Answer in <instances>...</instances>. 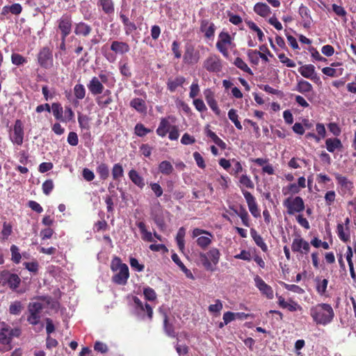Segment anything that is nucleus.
Listing matches in <instances>:
<instances>
[{"label":"nucleus","mask_w":356,"mask_h":356,"mask_svg":"<svg viewBox=\"0 0 356 356\" xmlns=\"http://www.w3.org/2000/svg\"><path fill=\"white\" fill-rule=\"evenodd\" d=\"M309 314L316 325L325 326L334 319V312L332 306L327 303H319L310 308Z\"/></svg>","instance_id":"1"},{"label":"nucleus","mask_w":356,"mask_h":356,"mask_svg":"<svg viewBox=\"0 0 356 356\" xmlns=\"http://www.w3.org/2000/svg\"><path fill=\"white\" fill-rule=\"evenodd\" d=\"M111 269L114 273L112 281L119 285H125L129 277L128 266L123 264L118 257H114L111 264Z\"/></svg>","instance_id":"2"},{"label":"nucleus","mask_w":356,"mask_h":356,"mask_svg":"<svg viewBox=\"0 0 356 356\" xmlns=\"http://www.w3.org/2000/svg\"><path fill=\"white\" fill-rule=\"evenodd\" d=\"M220 253L217 248H212L204 254H202V265L210 272L217 270V264L219 262Z\"/></svg>","instance_id":"3"},{"label":"nucleus","mask_w":356,"mask_h":356,"mask_svg":"<svg viewBox=\"0 0 356 356\" xmlns=\"http://www.w3.org/2000/svg\"><path fill=\"white\" fill-rule=\"evenodd\" d=\"M134 313L138 318L144 319L147 317L149 320L152 318V307L147 302L143 303L138 297L133 298Z\"/></svg>","instance_id":"4"},{"label":"nucleus","mask_w":356,"mask_h":356,"mask_svg":"<svg viewBox=\"0 0 356 356\" xmlns=\"http://www.w3.org/2000/svg\"><path fill=\"white\" fill-rule=\"evenodd\" d=\"M235 47L233 38L228 32L221 31L218 35V40L216 42L217 49L225 58L229 56L228 48Z\"/></svg>","instance_id":"5"},{"label":"nucleus","mask_w":356,"mask_h":356,"mask_svg":"<svg viewBox=\"0 0 356 356\" xmlns=\"http://www.w3.org/2000/svg\"><path fill=\"white\" fill-rule=\"evenodd\" d=\"M283 205L287 209L289 215H293L296 213H300L305 210V203L300 196L295 197H289L283 202Z\"/></svg>","instance_id":"6"},{"label":"nucleus","mask_w":356,"mask_h":356,"mask_svg":"<svg viewBox=\"0 0 356 356\" xmlns=\"http://www.w3.org/2000/svg\"><path fill=\"white\" fill-rule=\"evenodd\" d=\"M58 30L60 33V36L67 38L72 32V19L69 14L63 15L56 22Z\"/></svg>","instance_id":"7"},{"label":"nucleus","mask_w":356,"mask_h":356,"mask_svg":"<svg viewBox=\"0 0 356 356\" xmlns=\"http://www.w3.org/2000/svg\"><path fill=\"white\" fill-rule=\"evenodd\" d=\"M42 309V305L40 302L30 303L29 306V316L27 321L33 325H36L40 322V313Z\"/></svg>","instance_id":"8"},{"label":"nucleus","mask_w":356,"mask_h":356,"mask_svg":"<svg viewBox=\"0 0 356 356\" xmlns=\"http://www.w3.org/2000/svg\"><path fill=\"white\" fill-rule=\"evenodd\" d=\"M204 67L209 72L218 73L222 68V60L219 56L211 54L204 61Z\"/></svg>","instance_id":"9"},{"label":"nucleus","mask_w":356,"mask_h":356,"mask_svg":"<svg viewBox=\"0 0 356 356\" xmlns=\"http://www.w3.org/2000/svg\"><path fill=\"white\" fill-rule=\"evenodd\" d=\"M291 250L293 252L307 254L310 250V245L307 241L298 235L293 240Z\"/></svg>","instance_id":"10"},{"label":"nucleus","mask_w":356,"mask_h":356,"mask_svg":"<svg viewBox=\"0 0 356 356\" xmlns=\"http://www.w3.org/2000/svg\"><path fill=\"white\" fill-rule=\"evenodd\" d=\"M38 60L42 67L48 69L53 65V57L48 47H43L38 55Z\"/></svg>","instance_id":"11"},{"label":"nucleus","mask_w":356,"mask_h":356,"mask_svg":"<svg viewBox=\"0 0 356 356\" xmlns=\"http://www.w3.org/2000/svg\"><path fill=\"white\" fill-rule=\"evenodd\" d=\"M298 14L301 18V25L304 29H309L313 24L310 10L306 6L301 4L298 9Z\"/></svg>","instance_id":"12"},{"label":"nucleus","mask_w":356,"mask_h":356,"mask_svg":"<svg viewBox=\"0 0 356 356\" xmlns=\"http://www.w3.org/2000/svg\"><path fill=\"white\" fill-rule=\"evenodd\" d=\"M242 193L246 200L250 212L254 218L260 217V211L256 202L255 197L248 191L241 188Z\"/></svg>","instance_id":"13"},{"label":"nucleus","mask_w":356,"mask_h":356,"mask_svg":"<svg viewBox=\"0 0 356 356\" xmlns=\"http://www.w3.org/2000/svg\"><path fill=\"white\" fill-rule=\"evenodd\" d=\"M256 287L259 290L262 295L265 296L268 299H273L274 297L273 290L272 287L267 284L261 277L256 275L254 278Z\"/></svg>","instance_id":"14"},{"label":"nucleus","mask_w":356,"mask_h":356,"mask_svg":"<svg viewBox=\"0 0 356 356\" xmlns=\"http://www.w3.org/2000/svg\"><path fill=\"white\" fill-rule=\"evenodd\" d=\"M10 139L14 144L21 145L24 140V129L21 120H17L15 122L13 133L10 134Z\"/></svg>","instance_id":"15"},{"label":"nucleus","mask_w":356,"mask_h":356,"mask_svg":"<svg viewBox=\"0 0 356 356\" xmlns=\"http://www.w3.org/2000/svg\"><path fill=\"white\" fill-rule=\"evenodd\" d=\"M11 337L8 331V325H4L0 330V351L6 352L11 349Z\"/></svg>","instance_id":"16"},{"label":"nucleus","mask_w":356,"mask_h":356,"mask_svg":"<svg viewBox=\"0 0 356 356\" xmlns=\"http://www.w3.org/2000/svg\"><path fill=\"white\" fill-rule=\"evenodd\" d=\"M92 31V26L84 22H79L74 24V33L79 37L86 38L91 33Z\"/></svg>","instance_id":"17"},{"label":"nucleus","mask_w":356,"mask_h":356,"mask_svg":"<svg viewBox=\"0 0 356 356\" xmlns=\"http://www.w3.org/2000/svg\"><path fill=\"white\" fill-rule=\"evenodd\" d=\"M87 87L90 93L93 95H101L104 90V85L97 76L92 77Z\"/></svg>","instance_id":"18"},{"label":"nucleus","mask_w":356,"mask_h":356,"mask_svg":"<svg viewBox=\"0 0 356 356\" xmlns=\"http://www.w3.org/2000/svg\"><path fill=\"white\" fill-rule=\"evenodd\" d=\"M111 50L116 54L122 55L130 51V46L125 42L114 40L111 42Z\"/></svg>","instance_id":"19"},{"label":"nucleus","mask_w":356,"mask_h":356,"mask_svg":"<svg viewBox=\"0 0 356 356\" xmlns=\"http://www.w3.org/2000/svg\"><path fill=\"white\" fill-rule=\"evenodd\" d=\"M205 135L211 139L216 145H218L221 149L224 150L227 148L226 143L221 140L215 132L209 129V125H207L204 128Z\"/></svg>","instance_id":"20"},{"label":"nucleus","mask_w":356,"mask_h":356,"mask_svg":"<svg viewBox=\"0 0 356 356\" xmlns=\"http://www.w3.org/2000/svg\"><path fill=\"white\" fill-rule=\"evenodd\" d=\"M325 147L329 152L334 153L336 150H341L343 145L338 138H330L325 140Z\"/></svg>","instance_id":"21"},{"label":"nucleus","mask_w":356,"mask_h":356,"mask_svg":"<svg viewBox=\"0 0 356 356\" xmlns=\"http://www.w3.org/2000/svg\"><path fill=\"white\" fill-rule=\"evenodd\" d=\"M136 225L138 227L141 234V238L145 242H154V239L153 237V233L147 229L146 225L144 222L140 221L136 222Z\"/></svg>","instance_id":"22"},{"label":"nucleus","mask_w":356,"mask_h":356,"mask_svg":"<svg viewBox=\"0 0 356 356\" xmlns=\"http://www.w3.org/2000/svg\"><path fill=\"white\" fill-rule=\"evenodd\" d=\"M3 277L10 289L14 290L19 286L21 280L17 275L7 272Z\"/></svg>","instance_id":"23"},{"label":"nucleus","mask_w":356,"mask_h":356,"mask_svg":"<svg viewBox=\"0 0 356 356\" xmlns=\"http://www.w3.org/2000/svg\"><path fill=\"white\" fill-rule=\"evenodd\" d=\"M129 177L131 181L140 188H143L145 186V182L144 178L139 175V173L132 169L128 173Z\"/></svg>","instance_id":"24"},{"label":"nucleus","mask_w":356,"mask_h":356,"mask_svg":"<svg viewBox=\"0 0 356 356\" xmlns=\"http://www.w3.org/2000/svg\"><path fill=\"white\" fill-rule=\"evenodd\" d=\"M130 106L141 114H145L147 112V106L143 99L134 98L130 102Z\"/></svg>","instance_id":"25"},{"label":"nucleus","mask_w":356,"mask_h":356,"mask_svg":"<svg viewBox=\"0 0 356 356\" xmlns=\"http://www.w3.org/2000/svg\"><path fill=\"white\" fill-rule=\"evenodd\" d=\"M254 11L262 17H268L271 13L270 7L266 3L262 2L257 3L254 5Z\"/></svg>","instance_id":"26"},{"label":"nucleus","mask_w":356,"mask_h":356,"mask_svg":"<svg viewBox=\"0 0 356 356\" xmlns=\"http://www.w3.org/2000/svg\"><path fill=\"white\" fill-rule=\"evenodd\" d=\"M207 24V22L204 23V22L202 21V32H204L206 40L213 41L216 27L214 24L211 23L207 28H204Z\"/></svg>","instance_id":"27"},{"label":"nucleus","mask_w":356,"mask_h":356,"mask_svg":"<svg viewBox=\"0 0 356 356\" xmlns=\"http://www.w3.org/2000/svg\"><path fill=\"white\" fill-rule=\"evenodd\" d=\"M250 234L257 245L259 246L263 252H267V245L264 241L263 238L259 234H257V231L254 229L252 228L250 229Z\"/></svg>","instance_id":"28"},{"label":"nucleus","mask_w":356,"mask_h":356,"mask_svg":"<svg viewBox=\"0 0 356 356\" xmlns=\"http://www.w3.org/2000/svg\"><path fill=\"white\" fill-rule=\"evenodd\" d=\"M99 79L102 84H105L108 87H113L115 84V79L109 72H100L98 76Z\"/></svg>","instance_id":"29"},{"label":"nucleus","mask_w":356,"mask_h":356,"mask_svg":"<svg viewBox=\"0 0 356 356\" xmlns=\"http://www.w3.org/2000/svg\"><path fill=\"white\" fill-rule=\"evenodd\" d=\"M296 90L302 94H305L312 91L313 87L309 82L301 79L298 81Z\"/></svg>","instance_id":"30"},{"label":"nucleus","mask_w":356,"mask_h":356,"mask_svg":"<svg viewBox=\"0 0 356 356\" xmlns=\"http://www.w3.org/2000/svg\"><path fill=\"white\" fill-rule=\"evenodd\" d=\"M298 72L303 77L309 79L315 72V67L312 64L305 65L299 67Z\"/></svg>","instance_id":"31"},{"label":"nucleus","mask_w":356,"mask_h":356,"mask_svg":"<svg viewBox=\"0 0 356 356\" xmlns=\"http://www.w3.org/2000/svg\"><path fill=\"white\" fill-rule=\"evenodd\" d=\"M335 179L338 184L342 187L348 191H350L353 188V184L349 181L346 177L342 176L339 173L334 174Z\"/></svg>","instance_id":"32"},{"label":"nucleus","mask_w":356,"mask_h":356,"mask_svg":"<svg viewBox=\"0 0 356 356\" xmlns=\"http://www.w3.org/2000/svg\"><path fill=\"white\" fill-rule=\"evenodd\" d=\"M234 211L236 215H238L241 218L243 225H245V227L250 226L249 214L243 207L241 206L239 211L234 209Z\"/></svg>","instance_id":"33"},{"label":"nucleus","mask_w":356,"mask_h":356,"mask_svg":"<svg viewBox=\"0 0 356 356\" xmlns=\"http://www.w3.org/2000/svg\"><path fill=\"white\" fill-rule=\"evenodd\" d=\"M169 122L165 118L161 119L159 127L156 129V134L161 137H164L169 131Z\"/></svg>","instance_id":"34"},{"label":"nucleus","mask_w":356,"mask_h":356,"mask_svg":"<svg viewBox=\"0 0 356 356\" xmlns=\"http://www.w3.org/2000/svg\"><path fill=\"white\" fill-rule=\"evenodd\" d=\"M234 65L244 72L253 75L252 70L248 66L247 63L240 57H236L234 61Z\"/></svg>","instance_id":"35"},{"label":"nucleus","mask_w":356,"mask_h":356,"mask_svg":"<svg viewBox=\"0 0 356 356\" xmlns=\"http://www.w3.org/2000/svg\"><path fill=\"white\" fill-rule=\"evenodd\" d=\"M184 81L185 79L182 76H178L174 79H169L168 81V88L170 91L174 92L179 86H181Z\"/></svg>","instance_id":"36"},{"label":"nucleus","mask_w":356,"mask_h":356,"mask_svg":"<svg viewBox=\"0 0 356 356\" xmlns=\"http://www.w3.org/2000/svg\"><path fill=\"white\" fill-rule=\"evenodd\" d=\"M24 309L23 305L20 301L16 300L12 302L9 306V313L12 315H19Z\"/></svg>","instance_id":"37"},{"label":"nucleus","mask_w":356,"mask_h":356,"mask_svg":"<svg viewBox=\"0 0 356 356\" xmlns=\"http://www.w3.org/2000/svg\"><path fill=\"white\" fill-rule=\"evenodd\" d=\"M97 5L100 6L103 11L106 14L114 12V6L112 0H98Z\"/></svg>","instance_id":"38"},{"label":"nucleus","mask_w":356,"mask_h":356,"mask_svg":"<svg viewBox=\"0 0 356 356\" xmlns=\"http://www.w3.org/2000/svg\"><path fill=\"white\" fill-rule=\"evenodd\" d=\"M51 110L54 118L61 121L63 120V108L60 103L55 102L51 104Z\"/></svg>","instance_id":"39"},{"label":"nucleus","mask_w":356,"mask_h":356,"mask_svg":"<svg viewBox=\"0 0 356 356\" xmlns=\"http://www.w3.org/2000/svg\"><path fill=\"white\" fill-rule=\"evenodd\" d=\"M159 170L163 175H169L173 171V166L170 162L168 161H163L159 163Z\"/></svg>","instance_id":"40"},{"label":"nucleus","mask_w":356,"mask_h":356,"mask_svg":"<svg viewBox=\"0 0 356 356\" xmlns=\"http://www.w3.org/2000/svg\"><path fill=\"white\" fill-rule=\"evenodd\" d=\"M13 233V226L10 223L5 221L3 223V228L1 232V238L3 241L8 240V237Z\"/></svg>","instance_id":"41"},{"label":"nucleus","mask_w":356,"mask_h":356,"mask_svg":"<svg viewBox=\"0 0 356 356\" xmlns=\"http://www.w3.org/2000/svg\"><path fill=\"white\" fill-rule=\"evenodd\" d=\"M186 234V230L184 227H181L179 229L177 236L176 241L178 245L179 249L183 252L184 250V236Z\"/></svg>","instance_id":"42"},{"label":"nucleus","mask_w":356,"mask_h":356,"mask_svg":"<svg viewBox=\"0 0 356 356\" xmlns=\"http://www.w3.org/2000/svg\"><path fill=\"white\" fill-rule=\"evenodd\" d=\"M112 177L114 180L120 181L124 175V170L121 164L115 163L112 168Z\"/></svg>","instance_id":"43"},{"label":"nucleus","mask_w":356,"mask_h":356,"mask_svg":"<svg viewBox=\"0 0 356 356\" xmlns=\"http://www.w3.org/2000/svg\"><path fill=\"white\" fill-rule=\"evenodd\" d=\"M97 172L100 179L105 180L109 176V168L106 163H101L97 167Z\"/></svg>","instance_id":"44"},{"label":"nucleus","mask_w":356,"mask_h":356,"mask_svg":"<svg viewBox=\"0 0 356 356\" xmlns=\"http://www.w3.org/2000/svg\"><path fill=\"white\" fill-rule=\"evenodd\" d=\"M97 95L98 96L96 97L95 101L97 105L102 108L107 107L113 102L112 97H105L100 95Z\"/></svg>","instance_id":"45"},{"label":"nucleus","mask_w":356,"mask_h":356,"mask_svg":"<svg viewBox=\"0 0 356 356\" xmlns=\"http://www.w3.org/2000/svg\"><path fill=\"white\" fill-rule=\"evenodd\" d=\"M228 118L234 124L235 127L238 129L242 130L243 127L238 120V115L237 114V111L235 109L232 108L229 111Z\"/></svg>","instance_id":"46"},{"label":"nucleus","mask_w":356,"mask_h":356,"mask_svg":"<svg viewBox=\"0 0 356 356\" xmlns=\"http://www.w3.org/2000/svg\"><path fill=\"white\" fill-rule=\"evenodd\" d=\"M245 22H246V24L248 25V26L251 30L256 32L259 41L263 42L264 40V34L262 32V31L260 29V28L252 21H246Z\"/></svg>","instance_id":"47"},{"label":"nucleus","mask_w":356,"mask_h":356,"mask_svg":"<svg viewBox=\"0 0 356 356\" xmlns=\"http://www.w3.org/2000/svg\"><path fill=\"white\" fill-rule=\"evenodd\" d=\"M86 88L83 84L78 83L74 87V95L77 99H83L86 96Z\"/></svg>","instance_id":"48"},{"label":"nucleus","mask_w":356,"mask_h":356,"mask_svg":"<svg viewBox=\"0 0 356 356\" xmlns=\"http://www.w3.org/2000/svg\"><path fill=\"white\" fill-rule=\"evenodd\" d=\"M10 252H11V260L15 264H19L20 263L22 255L19 252V248L15 245H12L10 246Z\"/></svg>","instance_id":"49"},{"label":"nucleus","mask_w":356,"mask_h":356,"mask_svg":"<svg viewBox=\"0 0 356 356\" xmlns=\"http://www.w3.org/2000/svg\"><path fill=\"white\" fill-rule=\"evenodd\" d=\"M213 236L209 232L202 229V249L209 246L212 241Z\"/></svg>","instance_id":"50"},{"label":"nucleus","mask_w":356,"mask_h":356,"mask_svg":"<svg viewBox=\"0 0 356 356\" xmlns=\"http://www.w3.org/2000/svg\"><path fill=\"white\" fill-rule=\"evenodd\" d=\"M300 191V188L295 183L290 184L282 189V193L284 195L288 194H297Z\"/></svg>","instance_id":"51"},{"label":"nucleus","mask_w":356,"mask_h":356,"mask_svg":"<svg viewBox=\"0 0 356 356\" xmlns=\"http://www.w3.org/2000/svg\"><path fill=\"white\" fill-rule=\"evenodd\" d=\"M239 183L240 184L245 188H254V185L253 181L251 180L250 177H248L247 175H242L239 177Z\"/></svg>","instance_id":"52"},{"label":"nucleus","mask_w":356,"mask_h":356,"mask_svg":"<svg viewBox=\"0 0 356 356\" xmlns=\"http://www.w3.org/2000/svg\"><path fill=\"white\" fill-rule=\"evenodd\" d=\"M259 51H257L256 49H249L247 53L250 62L255 65H257L259 62Z\"/></svg>","instance_id":"53"},{"label":"nucleus","mask_w":356,"mask_h":356,"mask_svg":"<svg viewBox=\"0 0 356 356\" xmlns=\"http://www.w3.org/2000/svg\"><path fill=\"white\" fill-rule=\"evenodd\" d=\"M78 122H79V127L82 129H86V130L89 129V128H90L89 118L87 115H83L81 113H79Z\"/></svg>","instance_id":"54"},{"label":"nucleus","mask_w":356,"mask_h":356,"mask_svg":"<svg viewBox=\"0 0 356 356\" xmlns=\"http://www.w3.org/2000/svg\"><path fill=\"white\" fill-rule=\"evenodd\" d=\"M337 232L339 238L343 242H347L350 240V234L344 232V227L343 224L339 223L337 226Z\"/></svg>","instance_id":"55"},{"label":"nucleus","mask_w":356,"mask_h":356,"mask_svg":"<svg viewBox=\"0 0 356 356\" xmlns=\"http://www.w3.org/2000/svg\"><path fill=\"white\" fill-rule=\"evenodd\" d=\"M232 162L234 164V165L232 169V171L230 172V174L232 175L237 177L239 173L243 172V166H242L241 162L236 160L235 159H233L232 160Z\"/></svg>","instance_id":"56"},{"label":"nucleus","mask_w":356,"mask_h":356,"mask_svg":"<svg viewBox=\"0 0 356 356\" xmlns=\"http://www.w3.org/2000/svg\"><path fill=\"white\" fill-rule=\"evenodd\" d=\"M172 260L184 271L186 273V275L189 277V275H191V273L186 268L184 264L180 260L179 256L176 253H173L171 256Z\"/></svg>","instance_id":"57"},{"label":"nucleus","mask_w":356,"mask_h":356,"mask_svg":"<svg viewBox=\"0 0 356 356\" xmlns=\"http://www.w3.org/2000/svg\"><path fill=\"white\" fill-rule=\"evenodd\" d=\"M280 284L286 290L293 291L296 293H302L304 292V290L299 286L296 284H289L285 282H280Z\"/></svg>","instance_id":"58"},{"label":"nucleus","mask_w":356,"mask_h":356,"mask_svg":"<svg viewBox=\"0 0 356 356\" xmlns=\"http://www.w3.org/2000/svg\"><path fill=\"white\" fill-rule=\"evenodd\" d=\"M65 115L63 116V120L61 122H67L70 121H74V113L70 106H65V111H63Z\"/></svg>","instance_id":"59"},{"label":"nucleus","mask_w":356,"mask_h":356,"mask_svg":"<svg viewBox=\"0 0 356 356\" xmlns=\"http://www.w3.org/2000/svg\"><path fill=\"white\" fill-rule=\"evenodd\" d=\"M143 294L145 299L149 301H154L156 298V292L150 287L144 288Z\"/></svg>","instance_id":"60"},{"label":"nucleus","mask_w":356,"mask_h":356,"mask_svg":"<svg viewBox=\"0 0 356 356\" xmlns=\"http://www.w3.org/2000/svg\"><path fill=\"white\" fill-rule=\"evenodd\" d=\"M164 330L166 334L170 337H175V332L173 330L172 325L168 323L167 316L164 315Z\"/></svg>","instance_id":"61"},{"label":"nucleus","mask_w":356,"mask_h":356,"mask_svg":"<svg viewBox=\"0 0 356 356\" xmlns=\"http://www.w3.org/2000/svg\"><path fill=\"white\" fill-rule=\"evenodd\" d=\"M11 61L15 65H21L26 63V59L19 54H13Z\"/></svg>","instance_id":"62"},{"label":"nucleus","mask_w":356,"mask_h":356,"mask_svg":"<svg viewBox=\"0 0 356 356\" xmlns=\"http://www.w3.org/2000/svg\"><path fill=\"white\" fill-rule=\"evenodd\" d=\"M54 182L51 179H47L42 184V191L46 195H49L54 188Z\"/></svg>","instance_id":"63"},{"label":"nucleus","mask_w":356,"mask_h":356,"mask_svg":"<svg viewBox=\"0 0 356 356\" xmlns=\"http://www.w3.org/2000/svg\"><path fill=\"white\" fill-rule=\"evenodd\" d=\"M129 264L131 267L138 271V272H142L144 270V265L139 263L137 259L131 257L129 260Z\"/></svg>","instance_id":"64"}]
</instances>
